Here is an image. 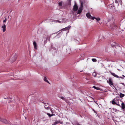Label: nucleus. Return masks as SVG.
<instances>
[{
	"mask_svg": "<svg viewBox=\"0 0 125 125\" xmlns=\"http://www.w3.org/2000/svg\"><path fill=\"white\" fill-rule=\"evenodd\" d=\"M110 43L111 46L113 47L115 46H118L117 45V44L115 42V41H113L112 40H110Z\"/></svg>",
	"mask_w": 125,
	"mask_h": 125,
	"instance_id": "obj_1",
	"label": "nucleus"
},
{
	"mask_svg": "<svg viewBox=\"0 0 125 125\" xmlns=\"http://www.w3.org/2000/svg\"><path fill=\"white\" fill-rule=\"evenodd\" d=\"M117 101H118V100L117 98H115L114 99H113L112 102V104L113 105H115L116 104V102Z\"/></svg>",
	"mask_w": 125,
	"mask_h": 125,
	"instance_id": "obj_2",
	"label": "nucleus"
},
{
	"mask_svg": "<svg viewBox=\"0 0 125 125\" xmlns=\"http://www.w3.org/2000/svg\"><path fill=\"white\" fill-rule=\"evenodd\" d=\"M107 82L111 86H113L112 80L111 78H109V80H108Z\"/></svg>",
	"mask_w": 125,
	"mask_h": 125,
	"instance_id": "obj_3",
	"label": "nucleus"
},
{
	"mask_svg": "<svg viewBox=\"0 0 125 125\" xmlns=\"http://www.w3.org/2000/svg\"><path fill=\"white\" fill-rule=\"evenodd\" d=\"M0 121L5 124L8 123V122L6 120L4 119H2L0 117Z\"/></svg>",
	"mask_w": 125,
	"mask_h": 125,
	"instance_id": "obj_4",
	"label": "nucleus"
},
{
	"mask_svg": "<svg viewBox=\"0 0 125 125\" xmlns=\"http://www.w3.org/2000/svg\"><path fill=\"white\" fill-rule=\"evenodd\" d=\"M111 74L113 76H114V77H115L116 78H123V77H119L118 76V75H117L115 74L114 73L111 72H110Z\"/></svg>",
	"mask_w": 125,
	"mask_h": 125,
	"instance_id": "obj_5",
	"label": "nucleus"
},
{
	"mask_svg": "<svg viewBox=\"0 0 125 125\" xmlns=\"http://www.w3.org/2000/svg\"><path fill=\"white\" fill-rule=\"evenodd\" d=\"M78 9V6L75 3L73 7V10L74 11H76Z\"/></svg>",
	"mask_w": 125,
	"mask_h": 125,
	"instance_id": "obj_6",
	"label": "nucleus"
},
{
	"mask_svg": "<svg viewBox=\"0 0 125 125\" xmlns=\"http://www.w3.org/2000/svg\"><path fill=\"white\" fill-rule=\"evenodd\" d=\"M82 6L81 5V7L79 8L77 11V14H79L81 13L82 10Z\"/></svg>",
	"mask_w": 125,
	"mask_h": 125,
	"instance_id": "obj_7",
	"label": "nucleus"
},
{
	"mask_svg": "<svg viewBox=\"0 0 125 125\" xmlns=\"http://www.w3.org/2000/svg\"><path fill=\"white\" fill-rule=\"evenodd\" d=\"M71 27V26H69L66 27L62 29H61V30H63V31L68 30L70 29Z\"/></svg>",
	"mask_w": 125,
	"mask_h": 125,
	"instance_id": "obj_8",
	"label": "nucleus"
},
{
	"mask_svg": "<svg viewBox=\"0 0 125 125\" xmlns=\"http://www.w3.org/2000/svg\"><path fill=\"white\" fill-rule=\"evenodd\" d=\"M6 25L5 23H4L3 25L2 26V29L3 31V32H5L6 31Z\"/></svg>",
	"mask_w": 125,
	"mask_h": 125,
	"instance_id": "obj_9",
	"label": "nucleus"
},
{
	"mask_svg": "<svg viewBox=\"0 0 125 125\" xmlns=\"http://www.w3.org/2000/svg\"><path fill=\"white\" fill-rule=\"evenodd\" d=\"M33 44L34 46V49H37V44L36 42L35 41H34L33 42Z\"/></svg>",
	"mask_w": 125,
	"mask_h": 125,
	"instance_id": "obj_10",
	"label": "nucleus"
},
{
	"mask_svg": "<svg viewBox=\"0 0 125 125\" xmlns=\"http://www.w3.org/2000/svg\"><path fill=\"white\" fill-rule=\"evenodd\" d=\"M86 16L89 19H90L92 17V16L89 13H88L86 14Z\"/></svg>",
	"mask_w": 125,
	"mask_h": 125,
	"instance_id": "obj_11",
	"label": "nucleus"
},
{
	"mask_svg": "<svg viewBox=\"0 0 125 125\" xmlns=\"http://www.w3.org/2000/svg\"><path fill=\"white\" fill-rule=\"evenodd\" d=\"M122 108L123 109H124L125 108V106L124 103L123 102L121 103Z\"/></svg>",
	"mask_w": 125,
	"mask_h": 125,
	"instance_id": "obj_12",
	"label": "nucleus"
},
{
	"mask_svg": "<svg viewBox=\"0 0 125 125\" xmlns=\"http://www.w3.org/2000/svg\"><path fill=\"white\" fill-rule=\"evenodd\" d=\"M125 95L124 94H123L122 93L120 92L119 96L121 97H123Z\"/></svg>",
	"mask_w": 125,
	"mask_h": 125,
	"instance_id": "obj_13",
	"label": "nucleus"
},
{
	"mask_svg": "<svg viewBox=\"0 0 125 125\" xmlns=\"http://www.w3.org/2000/svg\"><path fill=\"white\" fill-rule=\"evenodd\" d=\"M44 80L45 81L48 83H50L49 81H48V80H47V79L46 78V77H44Z\"/></svg>",
	"mask_w": 125,
	"mask_h": 125,
	"instance_id": "obj_14",
	"label": "nucleus"
},
{
	"mask_svg": "<svg viewBox=\"0 0 125 125\" xmlns=\"http://www.w3.org/2000/svg\"><path fill=\"white\" fill-rule=\"evenodd\" d=\"M93 87L96 90H99L100 89V88L98 87H97L95 86H93Z\"/></svg>",
	"mask_w": 125,
	"mask_h": 125,
	"instance_id": "obj_15",
	"label": "nucleus"
},
{
	"mask_svg": "<svg viewBox=\"0 0 125 125\" xmlns=\"http://www.w3.org/2000/svg\"><path fill=\"white\" fill-rule=\"evenodd\" d=\"M47 114L48 115L49 117H51L53 116V114H50L49 113H47Z\"/></svg>",
	"mask_w": 125,
	"mask_h": 125,
	"instance_id": "obj_16",
	"label": "nucleus"
},
{
	"mask_svg": "<svg viewBox=\"0 0 125 125\" xmlns=\"http://www.w3.org/2000/svg\"><path fill=\"white\" fill-rule=\"evenodd\" d=\"M92 61L93 62H96L97 61V60L95 58H93L92 59Z\"/></svg>",
	"mask_w": 125,
	"mask_h": 125,
	"instance_id": "obj_17",
	"label": "nucleus"
},
{
	"mask_svg": "<svg viewBox=\"0 0 125 125\" xmlns=\"http://www.w3.org/2000/svg\"><path fill=\"white\" fill-rule=\"evenodd\" d=\"M62 1H61L60 2H59L58 3V5L59 6H62Z\"/></svg>",
	"mask_w": 125,
	"mask_h": 125,
	"instance_id": "obj_18",
	"label": "nucleus"
},
{
	"mask_svg": "<svg viewBox=\"0 0 125 125\" xmlns=\"http://www.w3.org/2000/svg\"><path fill=\"white\" fill-rule=\"evenodd\" d=\"M6 21H7V19L6 18H5V19L4 20H3V24L4 23H4L6 22Z\"/></svg>",
	"mask_w": 125,
	"mask_h": 125,
	"instance_id": "obj_19",
	"label": "nucleus"
},
{
	"mask_svg": "<svg viewBox=\"0 0 125 125\" xmlns=\"http://www.w3.org/2000/svg\"><path fill=\"white\" fill-rule=\"evenodd\" d=\"M95 19L98 22L99 20H100V18H95Z\"/></svg>",
	"mask_w": 125,
	"mask_h": 125,
	"instance_id": "obj_20",
	"label": "nucleus"
},
{
	"mask_svg": "<svg viewBox=\"0 0 125 125\" xmlns=\"http://www.w3.org/2000/svg\"><path fill=\"white\" fill-rule=\"evenodd\" d=\"M57 122L58 124L59 123H60L61 124H62V122H60L59 121H57Z\"/></svg>",
	"mask_w": 125,
	"mask_h": 125,
	"instance_id": "obj_21",
	"label": "nucleus"
},
{
	"mask_svg": "<svg viewBox=\"0 0 125 125\" xmlns=\"http://www.w3.org/2000/svg\"><path fill=\"white\" fill-rule=\"evenodd\" d=\"M60 98L63 99V100H65V99L63 97H60Z\"/></svg>",
	"mask_w": 125,
	"mask_h": 125,
	"instance_id": "obj_22",
	"label": "nucleus"
},
{
	"mask_svg": "<svg viewBox=\"0 0 125 125\" xmlns=\"http://www.w3.org/2000/svg\"><path fill=\"white\" fill-rule=\"evenodd\" d=\"M45 106H44V107L45 108H46V109H47V108H49V107H47L46 106V105H45Z\"/></svg>",
	"mask_w": 125,
	"mask_h": 125,
	"instance_id": "obj_23",
	"label": "nucleus"
},
{
	"mask_svg": "<svg viewBox=\"0 0 125 125\" xmlns=\"http://www.w3.org/2000/svg\"><path fill=\"white\" fill-rule=\"evenodd\" d=\"M58 124L57 123V122L56 121H55V122L53 124L54 125H56L57 124Z\"/></svg>",
	"mask_w": 125,
	"mask_h": 125,
	"instance_id": "obj_24",
	"label": "nucleus"
},
{
	"mask_svg": "<svg viewBox=\"0 0 125 125\" xmlns=\"http://www.w3.org/2000/svg\"><path fill=\"white\" fill-rule=\"evenodd\" d=\"M116 27V26L115 25H114V26L112 27V28L113 29H114V28H115Z\"/></svg>",
	"mask_w": 125,
	"mask_h": 125,
	"instance_id": "obj_25",
	"label": "nucleus"
},
{
	"mask_svg": "<svg viewBox=\"0 0 125 125\" xmlns=\"http://www.w3.org/2000/svg\"><path fill=\"white\" fill-rule=\"evenodd\" d=\"M95 18H95V17H92L91 18L92 20H94V19H95Z\"/></svg>",
	"mask_w": 125,
	"mask_h": 125,
	"instance_id": "obj_26",
	"label": "nucleus"
},
{
	"mask_svg": "<svg viewBox=\"0 0 125 125\" xmlns=\"http://www.w3.org/2000/svg\"><path fill=\"white\" fill-rule=\"evenodd\" d=\"M115 105H117V106H120V105L119 104H118L117 103H116V104Z\"/></svg>",
	"mask_w": 125,
	"mask_h": 125,
	"instance_id": "obj_27",
	"label": "nucleus"
},
{
	"mask_svg": "<svg viewBox=\"0 0 125 125\" xmlns=\"http://www.w3.org/2000/svg\"><path fill=\"white\" fill-rule=\"evenodd\" d=\"M115 0V3H118L117 1L116 0Z\"/></svg>",
	"mask_w": 125,
	"mask_h": 125,
	"instance_id": "obj_28",
	"label": "nucleus"
},
{
	"mask_svg": "<svg viewBox=\"0 0 125 125\" xmlns=\"http://www.w3.org/2000/svg\"><path fill=\"white\" fill-rule=\"evenodd\" d=\"M77 125H81L80 124H79V123H77Z\"/></svg>",
	"mask_w": 125,
	"mask_h": 125,
	"instance_id": "obj_29",
	"label": "nucleus"
},
{
	"mask_svg": "<svg viewBox=\"0 0 125 125\" xmlns=\"http://www.w3.org/2000/svg\"><path fill=\"white\" fill-rule=\"evenodd\" d=\"M16 58H15L14 59V61H15L16 60Z\"/></svg>",
	"mask_w": 125,
	"mask_h": 125,
	"instance_id": "obj_30",
	"label": "nucleus"
},
{
	"mask_svg": "<svg viewBox=\"0 0 125 125\" xmlns=\"http://www.w3.org/2000/svg\"><path fill=\"white\" fill-rule=\"evenodd\" d=\"M96 74H95V75H94V76H95V77H96Z\"/></svg>",
	"mask_w": 125,
	"mask_h": 125,
	"instance_id": "obj_31",
	"label": "nucleus"
},
{
	"mask_svg": "<svg viewBox=\"0 0 125 125\" xmlns=\"http://www.w3.org/2000/svg\"><path fill=\"white\" fill-rule=\"evenodd\" d=\"M90 97L92 98L93 99V100H94V99L93 98L91 97Z\"/></svg>",
	"mask_w": 125,
	"mask_h": 125,
	"instance_id": "obj_32",
	"label": "nucleus"
},
{
	"mask_svg": "<svg viewBox=\"0 0 125 125\" xmlns=\"http://www.w3.org/2000/svg\"><path fill=\"white\" fill-rule=\"evenodd\" d=\"M122 76H123V77H124V76H124V75H122Z\"/></svg>",
	"mask_w": 125,
	"mask_h": 125,
	"instance_id": "obj_33",
	"label": "nucleus"
},
{
	"mask_svg": "<svg viewBox=\"0 0 125 125\" xmlns=\"http://www.w3.org/2000/svg\"><path fill=\"white\" fill-rule=\"evenodd\" d=\"M58 22H60L59 21H58Z\"/></svg>",
	"mask_w": 125,
	"mask_h": 125,
	"instance_id": "obj_34",
	"label": "nucleus"
},
{
	"mask_svg": "<svg viewBox=\"0 0 125 125\" xmlns=\"http://www.w3.org/2000/svg\"><path fill=\"white\" fill-rule=\"evenodd\" d=\"M115 123L116 124V123L115 122Z\"/></svg>",
	"mask_w": 125,
	"mask_h": 125,
	"instance_id": "obj_35",
	"label": "nucleus"
},
{
	"mask_svg": "<svg viewBox=\"0 0 125 125\" xmlns=\"http://www.w3.org/2000/svg\"><path fill=\"white\" fill-rule=\"evenodd\" d=\"M94 73H93V74H94Z\"/></svg>",
	"mask_w": 125,
	"mask_h": 125,
	"instance_id": "obj_36",
	"label": "nucleus"
}]
</instances>
